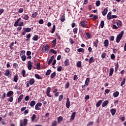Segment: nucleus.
I'll use <instances>...</instances> for the list:
<instances>
[{"label":"nucleus","instance_id":"nucleus-1","mask_svg":"<svg viewBox=\"0 0 126 126\" xmlns=\"http://www.w3.org/2000/svg\"><path fill=\"white\" fill-rule=\"evenodd\" d=\"M125 33V32L124 31H122L117 36L116 38V42L117 43H120V41L122 39V38H123V36H124V33Z\"/></svg>","mask_w":126,"mask_h":126},{"label":"nucleus","instance_id":"nucleus-2","mask_svg":"<svg viewBox=\"0 0 126 126\" xmlns=\"http://www.w3.org/2000/svg\"><path fill=\"white\" fill-rule=\"evenodd\" d=\"M27 124H28V120L25 119L23 120V122L20 123V126H26Z\"/></svg>","mask_w":126,"mask_h":126},{"label":"nucleus","instance_id":"nucleus-3","mask_svg":"<svg viewBox=\"0 0 126 126\" xmlns=\"http://www.w3.org/2000/svg\"><path fill=\"white\" fill-rule=\"evenodd\" d=\"M4 75L5 76H9L11 77V74H10V71L9 69H7L4 73Z\"/></svg>","mask_w":126,"mask_h":126},{"label":"nucleus","instance_id":"nucleus-4","mask_svg":"<svg viewBox=\"0 0 126 126\" xmlns=\"http://www.w3.org/2000/svg\"><path fill=\"white\" fill-rule=\"evenodd\" d=\"M42 106V103L41 102L37 103L35 106V110H40V107Z\"/></svg>","mask_w":126,"mask_h":126},{"label":"nucleus","instance_id":"nucleus-5","mask_svg":"<svg viewBox=\"0 0 126 126\" xmlns=\"http://www.w3.org/2000/svg\"><path fill=\"white\" fill-rule=\"evenodd\" d=\"M28 68L29 70H31V69H32V62L30 61L28 62Z\"/></svg>","mask_w":126,"mask_h":126},{"label":"nucleus","instance_id":"nucleus-6","mask_svg":"<svg viewBox=\"0 0 126 126\" xmlns=\"http://www.w3.org/2000/svg\"><path fill=\"white\" fill-rule=\"evenodd\" d=\"M66 100H67V101L66 102V108H69V107H70V102L69 101V98H67Z\"/></svg>","mask_w":126,"mask_h":126},{"label":"nucleus","instance_id":"nucleus-7","mask_svg":"<svg viewBox=\"0 0 126 126\" xmlns=\"http://www.w3.org/2000/svg\"><path fill=\"white\" fill-rule=\"evenodd\" d=\"M107 18L108 20H111V19H112V13L111 12L108 13Z\"/></svg>","mask_w":126,"mask_h":126},{"label":"nucleus","instance_id":"nucleus-8","mask_svg":"<svg viewBox=\"0 0 126 126\" xmlns=\"http://www.w3.org/2000/svg\"><path fill=\"white\" fill-rule=\"evenodd\" d=\"M107 13H108V8H106L102 11V15H103V16H105V15H106V14H107Z\"/></svg>","mask_w":126,"mask_h":126},{"label":"nucleus","instance_id":"nucleus-9","mask_svg":"<svg viewBox=\"0 0 126 126\" xmlns=\"http://www.w3.org/2000/svg\"><path fill=\"white\" fill-rule=\"evenodd\" d=\"M80 24L83 28H85L87 24L86 23V21H82L81 22Z\"/></svg>","mask_w":126,"mask_h":126},{"label":"nucleus","instance_id":"nucleus-10","mask_svg":"<svg viewBox=\"0 0 126 126\" xmlns=\"http://www.w3.org/2000/svg\"><path fill=\"white\" fill-rule=\"evenodd\" d=\"M75 115H76V112H73L71 114L70 120L73 121V120H74V118H75Z\"/></svg>","mask_w":126,"mask_h":126},{"label":"nucleus","instance_id":"nucleus-11","mask_svg":"<svg viewBox=\"0 0 126 126\" xmlns=\"http://www.w3.org/2000/svg\"><path fill=\"white\" fill-rule=\"evenodd\" d=\"M27 82H28L31 85H33V84H34L35 83V80H34L33 78H32L29 81H28Z\"/></svg>","mask_w":126,"mask_h":126},{"label":"nucleus","instance_id":"nucleus-12","mask_svg":"<svg viewBox=\"0 0 126 126\" xmlns=\"http://www.w3.org/2000/svg\"><path fill=\"white\" fill-rule=\"evenodd\" d=\"M42 50L43 52H48L49 51V46L46 45L42 48Z\"/></svg>","mask_w":126,"mask_h":126},{"label":"nucleus","instance_id":"nucleus-13","mask_svg":"<svg viewBox=\"0 0 126 126\" xmlns=\"http://www.w3.org/2000/svg\"><path fill=\"white\" fill-rule=\"evenodd\" d=\"M21 58L23 62H25V61H26V56H25V55L21 54Z\"/></svg>","mask_w":126,"mask_h":126},{"label":"nucleus","instance_id":"nucleus-14","mask_svg":"<svg viewBox=\"0 0 126 126\" xmlns=\"http://www.w3.org/2000/svg\"><path fill=\"white\" fill-rule=\"evenodd\" d=\"M109 103V101L108 100H105L102 104V107H106L107 105Z\"/></svg>","mask_w":126,"mask_h":126},{"label":"nucleus","instance_id":"nucleus-15","mask_svg":"<svg viewBox=\"0 0 126 126\" xmlns=\"http://www.w3.org/2000/svg\"><path fill=\"white\" fill-rule=\"evenodd\" d=\"M63 117L60 116L58 118V124L61 123L62 122H63Z\"/></svg>","mask_w":126,"mask_h":126},{"label":"nucleus","instance_id":"nucleus-16","mask_svg":"<svg viewBox=\"0 0 126 126\" xmlns=\"http://www.w3.org/2000/svg\"><path fill=\"white\" fill-rule=\"evenodd\" d=\"M64 65L65 66H68L69 65V60L68 59H66L64 61Z\"/></svg>","mask_w":126,"mask_h":126},{"label":"nucleus","instance_id":"nucleus-17","mask_svg":"<svg viewBox=\"0 0 126 126\" xmlns=\"http://www.w3.org/2000/svg\"><path fill=\"white\" fill-rule=\"evenodd\" d=\"M11 95H13V92L10 91L7 94V97H11Z\"/></svg>","mask_w":126,"mask_h":126},{"label":"nucleus","instance_id":"nucleus-18","mask_svg":"<svg viewBox=\"0 0 126 126\" xmlns=\"http://www.w3.org/2000/svg\"><path fill=\"white\" fill-rule=\"evenodd\" d=\"M104 47H108L109 46V40H108V39H106L104 41Z\"/></svg>","mask_w":126,"mask_h":126},{"label":"nucleus","instance_id":"nucleus-19","mask_svg":"<svg viewBox=\"0 0 126 126\" xmlns=\"http://www.w3.org/2000/svg\"><path fill=\"white\" fill-rule=\"evenodd\" d=\"M22 99H23V94H21L18 99V103H20V102H21V100H22Z\"/></svg>","mask_w":126,"mask_h":126},{"label":"nucleus","instance_id":"nucleus-20","mask_svg":"<svg viewBox=\"0 0 126 126\" xmlns=\"http://www.w3.org/2000/svg\"><path fill=\"white\" fill-rule=\"evenodd\" d=\"M23 30L25 31L26 32L28 33L29 32H31V28H24Z\"/></svg>","mask_w":126,"mask_h":126},{"label":"nucleus","instance_id":"nucleus-21","mask_svg":"<svg viewBox=\"0 0 126 126\" xmlns=\"http://www.w3.org/2000/svg\"><path fill=\"white\" fill-rule=\"evenodd\" d=\"M94 62H95L94 57H92L89 59V63H94Z\"/></svg>","mask_w":126,"mask_h":126},{"label":"nucleus","instance_id":"nucleus-22","mask_svg":"<svg viewBox=\"0 0 126 126\" xmlns=\"http://www.w3.org/2000/svg\"><path fill=\"white\" fill-rule=\"evenodd\" d=\"M113 73H114V68H111L110 69L109 76H112V75H113Z\"/></svg>","mask_w":126,"mask_h":126},{"label":"nucleus","instance_id":"nucleus-23","mask_svg":"<svg viewBox=\"0 0 126 126\" xmlns=\"http://www.w3.org/2000/svg\"><path fill=\"white\" fill-rule=\"evenodd\" d=\"M36 104V101H35L34 100H32L31 102V103H30V106L31 107H33V106H35V104Z\"/></svg>","mask_w":126,"mask_h":126},{"label":"nucleus","instance_id":"nucleus-24","mask_svg":"<svg viewBox=\"0 0 126 126\" xmlns=\"http://www.w3.org/2000/svg\"><path fill=\"white\" fill-rule=\"evenodd\" d=\"M119 94L120 93H119V92L116 91L113 94V96L114 97H118V96H119Z\"/></svg>","mask_w":126,"mask_h":126},{"label":"nucleus","instance_id":"nucleus-25","mask_svg":"<svg viewBox=\"0 0 126 126\" xmlns=\"http://www.w3.org/2000/svg\"><path fill=\"white\" fill-rule=\"evenodd\" d=\"M38 35H34L33 37L32 38V40L33 41H37L38 40Z\"/></svg>","mask_w":126,"mask_h":126},{"label":"nucleus","instance_id":"nucleus-26","mask_svg":"<svg viewBox=\"0 0 126 126\" xmlns=\"http://www.w3.org/2000/svg\"><path fill=\"white\" fill-rule=\"evenodd\" d=\"M102 102H103L102 100H99L96 104V107H100V105H101Z\"/></svg>","mask_w":126,"mask_h":126},{"label":"nucleus","instance_id":"nucleus-27","mask_svg":"<svg viewBox=\"0 0 126 126\" xmlns=\"http://www.w3.org/2000/svg\"><path fill=\"white\" fill-rule=\"evenodd\" d=\"M77 52H78L79 53H84V49L79 48L77 49Z\"/></svg>","mask_w":126,"mask_h":126},{"label":"nucleus","instance_id":"nucleus-28","mask_svg":"<svg viewBox=\"0 0 126 126\" xmlns=\"http://www.w3.org/2000/svg\"><path fill=\"white\" fill-rule=\"evenodd\" d=\"M18 80V75H16L14 77V82H17Z\"/></svg>","mask_w":126,"mask_h":126},{"label":"nucleus","instance_id":"nucleus-29","mask_svg":"<svg viewBox=\"0 0 126 126\" xmlns=\"http://www.w3.org/2000/svg\"><path fill=\"white\" fill-rule=\"evenodd\" d=\"M55 31H56V25H54L53 27V29L51 31L52 34L55 33Z\"/></svg>","mask_w":126,"mask_h":126},{"label":"nucleus","instance_id":"nucleus-30","mask_svg":"<svg viewBox=\"0 0 126 126\" xmlns=\"http://www.w3.org/2000/svg\"><path fill=\"white\" fill-rule=\"evenodd\" d=\"M117 25L118 26V27H122V22L120 21H118L117 22Z\"/></svg>","mask_w":126,"mask_h":126},{"label":"nucleus","instance_id":"nucleus-31","mask_svg":"<svg viewBox=\"0 0 126 126\" xmlns=\"http://www.w3.org/2000/svg\"><path fill=\"white\" fill-rule=\"evenodd\" d=\"M89 82H90V79L89 78H87L86 81H85V84L86 85L88 86V84H89Z\"/></svg>","mask_w":126,"mask_h":126},{"label":"nucleus","instance_id":"nucleus-32","mask_svg":"<svg viewBox=\"0 0 126 126\" xmlns=\"http://www.w3.org/2000/svg\"><path fill=\"white\" fill-rule=\"evenodd\" d=\"M125 83H126V78H123V80L121 82V86H123V85H125Z\"/></svg>","mask_w":126,"mask_h":126},{"label":"nucleus","instance_id":"nucleus-33","mask_svg":"<svg viewBox=\"0 0 126 126\" xmlns=\"http://www.w3.org/2000/svg\"><path fill=\"white\" fill-rule=\"evenodd\" d=\"M35 77H36L37 79H42V77L40 76L38 74H35Z\"/></svg>","mask_w":126,"mask_h":126},{"label":"nucleus","instance_id":"nucleus-34","mask_svg":"<svg viewBox=\"0 0 126 126\" xmlns=\"http://www.w3.org/2000/svg\"><path fill=\"white\" fill-rule=\"evenodd\" d=\"M23 19H25V20H28V18H29V16L27 15H25L24 16H23Z\"/></svg>","mask_w":126,"mask_h":126},{"label":"nucleus","instance_id":"nucleus-35","mask_svg":"<svg viewBox=\"0 0 126 126\" xmlns=\"http://www.w3.org/2000/svg\"><path fill=\"white\" fill-rule=\"evenodd\" d=\"M78 31V29L77 28H75L73 30L74 34H77Z\"/></svg>","mask_w":126,"mask_h":126},{"label":"nucleus","instance_id":"nucleus-36","mask_svg":"<svg viewBox=\"0 0 126 126\" xmlns=\"http://www.w3.org/2000/svg\"><path fill=\"white\" fill-rule=\"evenodd\" d=\"M64 20H65V17L64 16V15H63V16L61 17V21L62 22H63L64 21Z\"/></svg>","mask_w":126,"mask_h":126},{"label":"nucleus","instance_id":"nucleus-37","mask_svg":"<svg viewBox=\"0 0 126 126\" xmlns=\"http://www.w3.org/2000/svg\"><path fill=\"white\" fill-rule=\"evenodd\" d=\"M56 72H54L53 73H52L51 75V78H54V77H55V76H56Z\"/></svg>","mask_w":126,"mask_h":126},{"label":"nucleus","instance_id":"nucleus-38","mask_svg":"<svg viewBox=\"0 0 126 126\" xmlns=\"http://www.w3.org/2000/svg\"><path fill=\"white\" fill-rule=\"evenodd\" d=\"M51 72L52 70H51V69H48L46 72V75H50V74H51Z\"/></svg>","mask_w":126,"mask_h":126},{"label":"nucleus","instance_id":"nucleus-39","mask_svg":"<svg viewBox=\"0 0 126 126\" xmlns=\"http://www.w3.org/2000/svg\"><path fill=\"white\" fill-rule=\"evenodd\" d=\"M77 66L78 67H81V62L78 61L77 63Z\"/></svg>","mask_w":126,"mask_h":126},{"label":"nucleus","instance_id":"nucleus-40","mask_svg":"<svg viewBox=\"0 0 126 126\" xmlns=\"http://www.w3.org/2000/svg\"><path fill=\"white\" fill-rule=\"evenodd\" d=\"M105 25V23H104V21H101L100 23V26L101 28H104V26Z\"/></svg>","mask_w":126,"mask_h":126},{"label":"nucleus","instance_id":"nucleus-41","mask_svg":"<svg viewBox=\"0 0 126 126\" xmlns=\"http://www.w3.org/2000/svg\"><path fill=\"white\" fill-rule=\"evenodd\" d=\"M95 4L96 6H99L101 4V1L100 0H97L95 2Z\"/></svg>","mask_w":126,"mask_h":126},{"label":"nucleus","instance_id":"nucleus-42","mask_svg":"<svg viewBox=\"0 0 126 126\" xmlns=\"http://www.w3.org/2000/svg\"><path fill=\"white\" fill-rule=\"evenodd\" d=\"M37 15H38V13L36 12H34L32 14V17H33L34 18L36 17V16H37Z\"/></svg>","mask_w":126,"mask_h":126},{"label":"nucleus","instance_id":"nucleus-43","mask_svg":"<svg viewBox=\"0 0 126 126\" xmlns=\"http://www.w3.org/2000/svg\"><path fill=\"white\" fill-rule=\"evenodd\" d=\"M63 98V94L60 95L59 97V101H62Z\"/></svg>","mask_w":126,"mask_h":126},{"label":"nucleus","instance_id":"nucleus-44","mask_svg":"<svg viewBox=\"0 0 126 126\" xmlns=\"http://www.w3.org/2000/svg\"><path fill=\"white\" fill-rule=\"evenodd\" d=\"M25 73H26L25 70L23 69L22 71V74L24 77H25Z\"/></svg>","mask_w":126,"mask_h":126},{"label":"nucleus","instance_id":"nucleus-45","mask_svg":"<svg viewBox=\"0 0 126 126\" xmlns=\"http://www.w3.org/2000/svg\"><path fill=\"white\" fill-rule=\"evenodd\" d=\"M35 119H36V115H33L32 117V122H34L35 121Z\"/></svg>","mask_w":126,"mask_h":126},{"label":"nucleus","instance_id":"nucleus-46","mask_svg":"<svg viewBox=\"0 0 126 126\" xmlns=\"http://www.w3.org/2000/svg\"><path fill=\"white\" fill-rule=\"evenodd\" d=\"M62 68H63V67H62V66H59L57 68V70L58 71H62Z\"/></svg>","mask_w":126,"mask_h":126},{"label":"nucleus","instance_id":"nucleus-47","mask_svg":"<svg viewBox=\"0 0 126 126\" xmlns=\"http://www.w3.org/2000/svg\"><path fill=\"white\" fill-rule=\"evenodd\" d=\"M115 58H116L115 54H111V60H115Z\"/></svg>","mask_w":126,"mask_h":126},{"label":"nucleus","instance_id":"nucleus-48","mask_svg":"<svg viewBox=\"0 0 126 126\" xmlns=\"http://www.w3.org/2000/svg\"><path fill=\"white\" fill-rule=\"evenodd\" d=\"M50 52L53 53V54H55V55L57 54V51H55V50L53 49L50 50Z\"/></svg>","mask_w":126,"mask_h":126},{"label":"nucleus","instance_id":"nucleus-49","mask_svg":"<svg viewBox=\"0 0 126 126\" xmlns=\"http://www.w3.org/2000/svg\"><path fill=\"white\" fill-rule=\"evenodd\" d=\"M94 124V122H90L88 123L87 126H92Z\"/></svg>","mask_w":126,"mask_h":126},{"label":"nucleus","instance_id":"nucleus-50","mask_svg":"<svg viewBox=\"0 0 126 126\" xmlns=\"http://www.w3.org/2000/svg\"><path fill=\"white\" fill-rule=\"evenodd\" d=\"M38 23H39V24H43L44 23V20H43V19H40Z\"/></svg>","mask_w":126,"mask_h":126},{"label":"nucleus","instance_id":"nucleus-51","mask_svg":"<svg viewBox=\"0 0 126 126\" xmlns=\"http://www.w3.org/2000/svg\"><path fill=\"white\" fill-rule=\"evenodd\" d=\"M117 66L115 67V72H117V71H118V68L119 67V63H117Z\"/></svg>","mask_w":126,"mask_h":126},{"label":"nucleus","instance_id":"nucleus-52","mask_svg":"<svg viewBox=\"0 0 126 126\" xmlns=\"http://www.w3.org/2000/svg\"><path fill=\"white\" fill-rule=\"evenodd\" d=\"M119 119H120L122 121V122H124V121H125V120H126V117H120L119 118Z\"/></svg>","mask_w":126,"mask_h":126},{"label":"nucleus","instance_id":"nucleus-53","mask_svg":"<svg viewBox=\"0 0 126 126\" xmlns=\"http://www.w3.org/2000/svg\"><path fill=\"white\" fill-rule=\"evenodd\" d=\"M51 92V88L48 87L47 89V93H50Z\"/></svg>","mask_w":126,"mask_h":126},{"label":"nucleus","instance_id":"nucleus-54","mask_svg":"<svg viewBox=\"0 0 126 126\" xmlns=\"http://www.w3.org/2000/svg\"><path fill=\"white\" fill-rule=\"evenodd\" d=\"M65 88H68L69 87V82H67L65 85Z\"/></svg>","mask_w":126,"mask_h":126},{"label":"nucleus","instance_id":"nucleus-55","mask_svg":"<svg viewBox=\"0 0 126 126\" xmlns=\"http://www.w3.org/2000/svg\"><path fill=\"white\" fill-rule=\"evenodd\" d=\"M105 57H106V53H102L101 55V58L102 59H105Z\"/></svg>","mask_w":126,"mask_h":126},{"label":"nucleus","instance_id":"nucleus-56","mask_svg":"<svg viewBox=\"0 0 126 126\" xmlns=\"http://www.w3.org/2000/svg\"><path fill=\"white\" fill-rule=\"evenodd\" d=\"M1 98V99H4L5 98V93H3Z\"/></svg>","mask_w":126,"mask_h":126},{"label":"nucleus","instance_id":"nucleus-57","mask_svg":"<svg viewBox=\"0 0 126 126\" xmlns=\"http://www.w3.org/2000/svg\"><path fill=\"white\" fill-rule=\"evenodd\" d=\"M31 34L29 33L28 34H27L26 38L27 39H30V38H31Z\"/></svg>","mask_w":126,"mask_h":126},{"label":"nucleus","instance_id":"nucleus-58","mask_svg":"<svg viewBox=\"0 0 126 126\" xmlns=\"http://www.w3.org/2000/svg\"><path fill=\"white\" fill-rule=\"evenodd\" d=\"M25 101H29V96L27 95L25 98Z\"/></svg>","mask_w":126,"mask_h":126},{"label":"nucleus","instance_id":"nucleus-59","mask_svg":"<svg viewBox=\"0 0 126 126\" xmlns=\"http://www.w3.org/2000/svg\"><path fill=\"white\" fill-rule=\"evenodd\" d=\"M36 66H37V69H40V64L39 63H37Z\"/></svg>","mask_w":126,"mask_h":126},{"label":"nucleus","instance_id":"nucleus-60","mask_svg":"<svg viewBox=\"0 0 126 126\" xmlns=\"http://www.w3.org/2000/svg\"><path fill=\"white\" fill-rule=\"evenodd\" d=\"M93 18L94 20H96L98 18V15H94Z\"/></svg>","mask_w":126,"mask_h":126},{"label":"nucleus","instance_id":"nucleus-61","mask_svg":"<svg viewBox=\"0 0 126 126\" xmlns=\"http://www.w3.org/2000/svg\"><path fill=\"white\" fill-rule=\"evenodd\" d=\"M111 91V90L109 89H106L105 91V92L106 93V94H109V93Z\"/></svg>","mask_w":126,"mask_h":126},{"label":"nucleus","instance_id":"nucleus-62","mask_svg":"<svg viewBox=\"0 0 126 126\" xmlns=\"http://www.w3.org/2000/svg\"><path fill=\"white\" fill-rule=\"evenodd\" d=\"M19 13H22V12H23V8H20L19 9Z\"/></svg>","mask_w":126,"mask_h":126},{"label":"nucleus","instance_id":"nucleus-63","mask_svg":"<svg viewBox=\"0 0 126 126\" xmlns=\"http://www.w3.org/2000/svg\"><path fill=\"white\" fill-rule=\"evenodd\" d=\"M112 116H114L115 114H116V111H110Z\"/></svg>","mask_w":126,"mask_h":126},{"label":"nucleus","instance_id":"nucleus-64","mask_svg":"<svg viewBox=\"0 0 126 126\" xmlns=\"http://www.w3.org/2000/svg\"><path fill=\"white\" fill-rule=\"evenodd\" d=\"M31 55V52L30 51H27V56H30Z\"/></svg>","mask_w":126,"mask_h":126}]
</instances>
